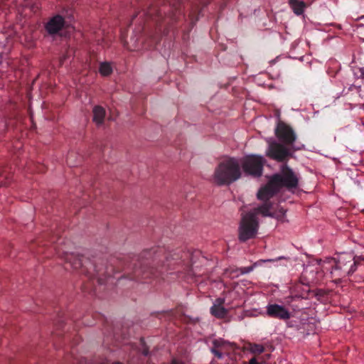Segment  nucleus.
I'll list each match as a JSON object with an SVG mask.
<instances>
[{"label":"nucleus","mask_w":364,"mask_h":364,"mask_svg":"<svg viewBox=\"0 0 364 364\" xmlns=\"http://www.w3.org/2000/svg\"><path fill=\"white\" fill-rule=\"evenodd\" d=\"M210 0H193L188 17L191 28L198 20L202 9L205 7ZM183 0H157L151 3L147 9L137 12L132 20L135 23L134 36L131 40L138 42L145 36L154 42L159 41L161 34L162 22L166 24L173 23L184 18Z\"/></svg>","instance_id":"obj_1"},{"label":"nucleus","mask_w":364,"mask_h":364,"mask_svg":"<svg viewBox=\"0 0 364 364\" xmlns=\"http://www.w3.org/2000/svg\"><path fill=\"white\" fill-rule=\"evenodd\" d=\"M200 252H182L180 250L173 253L165 255V249L161 247H153L143 251L139 255L132 258L130 262L124 267V276L132 280L139 281L151 277H158L164 270L170 268L171 259L181 260L186 268L188 274H194L192 267L200 257Z\"/></svg>","instance_id":"obj_2"},{"label":"nucleus","mask_w":364,"mask_h":364,"mask_svg":"<svg viewBox=\"0 0 364 364\" xmlns=\"http://www.w3.org/2000/svg\"><path fill=\"white\" fill-rule=\"evenodd\" d=\"M61 257L65 261L66 265H69L75 270H79L90 279L96 278L99 285L105 284L109 279V267H105L102 263L99 266L89 258L75 253L63 252Z\"/></svg>","instance_id":"obj_3"},{"label":"nucleus","mask_w":364,"mask_h":364,"mask_svg":"<svg viewBox=\"0 0 364 364\" xmlns=\"http://www.w3.org/2000/svg\"><path fill=\"white\" fill-rule=\"evenodd\" d=\"M275 135L282 143L269 141L267 155L277 161H285L290 155L289 147H292L296 139V135L293 129L283 122H279L275 129Z\"/></svg>","instance_id":"obj_4"},{"label":"nucleus","mask_w":364,"mask_h":364,"mask_svg":"<svg viewBox=\"0 0 364 364\" xmlns=\"http://www.w3.org/2000/svg\"><path fill=\"white\" fill-rule=\"evenodd\" d=\"M242 176L240 161L233 157H228L215 167L213 182L218 186H228L238 180Z\"/></svg>","instance_id":"obj_5"},{"label":"nucleus","mask_w":364,"mask_h":364,"mask_svg":"<svg viewBox=\"0 0 364 364\" xmlns=\"http://www.w3.org/2000/svg\"><path fill=\"white\" fill-rule=\"evenodd\" d=\"M331 262V274L341 277L353 274L357 268V262L351 255H341L337 259L331 258L329 263Z\"/></svg>","instance_id":"obj_6"},{"label":"nucleus","mask_w":364,"mask_h":364,"mask_svg":"<svg viewBox=\"0 0 364 364\" xmlns=\"http://www.w3.org/2000/svg\"><path fill=\"white\" fill-rule=\"evenodd\" d=\"M259 229V221L255 218L253 213H244L242 215L239 226L238 238L241 242H246L248 240L255 238Z\"/></svg>","instance_id":"obj_7"},{"label":"nucleus","mask_w":364,"mask_h":364,"mask_svg":"<svg viewBox=\"0 0 364 364\" xmlns=\"http://www.w3.org/2000/svg\"><path fill=\"white\" fill-rule=\"evenodd\" d=\"M271 178L272 183H274L279 190L283 187L291 190L297 188L299 185L296 174L286 164L282 166L279 173L274 174Z\"/></svg>","instance_id":"obj_8"},{"label":"nucleus","mask_w":364,"mask_h":364,"mask_svg":"<svg viewBox=\"0 0 364 364\" xmlns=\"http://www.w3.org/2000/svg\"><path fill=\"white\" fill-rule=\"evenodd\" d=\"M240 167L246 175L259 177L262 174L265 159L257 155H248L240 161Z\"/></svg>","instance_id":"obj_9"},{"label":"nucleus","mask_w":364,"mask_h":364,"mask_svg":"<svg viewBox=\"0 0 364 364\" xmlns=\"http://www.w3.org/2000/svg\"><path fill=\"white\" fill-rule=\"evenodd\" d=\"M266 315L269 318L282 321H287L291 316L288 309L277 304H268L266 306Z\"/></svg>","instance_id":"obj_10"},{"label":"nucleus","mask_w":364,"mask_h":364,"mask_svg":"<svg viewBox=\"0 0 364 364\" xmlns=\"http://www.w3.org/2000/svg\"><path fill=\"white\" fill-rule=\"evenodd\" d=\"M65 24V18L60 15H55L50 18L45 24V30L48 35L55 36L64 28Z\"/></svg>","instance_id":"obj_11"},{"label":"nucleus","mask_w":364,"mask_h":364,"mask_svg":"<svg viewBox=\"0 0 364 364\" xmlns=\"http://www.w3.org/2000/svg\"><path fill=\"white\" fill-rule=\"evenodd\" d=\"M279 191L278 188L274 183H272V178H270L268 183L259 190L257 195V198L263 201H269V199Z\"/></svg>","instance_id":"obj_12"},{"label":"nucleus","mask_w":364,"mask_h":364,"mask_svg":"<svg viewBox=\"0 0 364 364\" xmlns=\"http://www.w3.org/2000/svg\"><path fill=\"white\" fill-rule=\"evenodd\" d=\"M248 213H253L255 218H257L259 214L264 217H277L273 211V204L271 201H264L263 204L254 208Z\"/></svg>","instance_id":"obj_13"},{"label":"nucleus","mask_w":364,"mask_h":364,"mask_svg":"<svg viewBox=\"0 0 364 364\" xmlns=\"http://www.w3.org/2000/svg\"><path fill=\"white\" fill-rule=\"evenodd\" d=\"M224 303L225 299L218 298L210 308L211 314L218 318H225L228 314V311L223 306Z\"/></svg>","instance_id":"obj_14"},{"label":"nucleus","mask_w":364,"mask_h":364,"mask_svg":"<svg viewBox=\"0 0 364 364\" xmlns=\"http://www.w3.org/2000/svg\"><path fill=\"white\" fill-rule=\"evenodd\" d=\"M92 121L97 125L104 123L106 111L104 107L100 105H95L92 109Z\"/></svg>","instance_id":"obj_15"},{"label":"nucleus","mask_w":364,"mask_h":364,"mask_svg":"<svg viewBox=\"0 0 364 364\" xmlns=\"http://www.w3.org/2000/svg\"><path fill=\"white\" fill-rule=\"evenodd\" d=\"M289 4L294 13L297 16L303 14L307 6V4L301 0H289Z\"/></svg>","instance_id":"obj_16"},{"label":"nucleus","mask_w":364,"mask_h":364,"mask_svg":"<svg viewBox=\"0 0 364 364\" xmlns=\"http://www.w3.org/2000/svg\"><path fill=\"white\" fill-rule=\"evenodd\" d=\"M99 72L103 76H108L112 73V68L107 62L101 63L100 65Z\"/></svg>","instance_id":"obj_17"},{"label":"nucleus","mask_w":364,"mask_h":364,"mask_svg":"<svg viewBox=\"0 0 364 364\" xmlns=\"http://www.w3.org/2000/svg\"><path fill=\"white\" fill-rule=\"evenodd\" d=\"M171 266H172V265L173 266V265H175V264H177V265H178V266H181V267H182V268H183V271H184V273H185L186 276L188 278L193 279V277L196 276V268H197V266H195V267H194V265H195V264H193V265L192 266V267H193V269H194V272H195V273H194V274H188V272H187V270H186V266H185L182 262H181V260H178V261H173V260H171Z\"/></svg>","instance_id":"obj_18"},{"label":"nucleus","mask_w":364,"mask_h":364,"mask_svg":"<svg viewBox=\"0 0 364 364\" xmlns=\"http://www.w3.org/2000/svg\"><path fill=\"white\" fill-rule=\"evenodd\" d=\"M248 349L251 353L255 354H260L264 351V348L263 346L256 343H248Z\"/></svg>","instance_id":"obj_19"},{"label":"nucleus","mask_w":364,"mask_h":364,"mask_svg":"<svg viewBox=\"0 0 364 364\" xmlns=\"http://www.w3.org/2000/svg\"><path fill=\"white\" fill-rule=\"evenodd\" d=\"M213 346L215 348H226V346H231L232 348H233L235 346V344L234 343H230L229 342H227L224 340H222V339H216V340H214L213 342Z\"/></svg>","instance_id":"obj_20"},{"label":"nucleus","mask_w":364,"mask_h":364,"mask_svg":"<svg viewBox=\"0 0 364 364\" xmlns=\"http://www.w3.org/2000/svg\"><path fill=\"white\" fill-rule=\"evenodd\" d=\"M224 274L231 278L237 277L241 274H240V269L235 267H229L225 269Z\"/></svg>","instance_id":"obj_21"},{"label":"nucleus","mask_w":364,"mask_h":364,"mask_svg":"<svg viewBox=\"0 0 364 364\" xmlns=\"http://www.w3.org/2000/svg\"><path fill=\"white\" fill-rule=\"evenodd\" d=\"M276 213L277 217H273L274 218H277L278 220H281L284 218L285 215V210L283 208H281L278 212L274 211Z\"/></svg>","instance_id":"obj_22"},{"label":"nucleus","mask_w":364,"mask_h":364,"mask_svg":"<svg viewBox=\"0 0 364 364\" xmlns=\"http://www.w3.org/2000/svg\"><path fill=\"white\" fill-rule=\"evenodd\" d=\"M252 269H253L252 267H242V268H240V274H247V273H250V272H252Z\"/></svg>","instance_id":"obj_23"},{"label":"nucleus","mask_w":364,"mask_h":364,"mask_svg":"<svg viewBox=\"0 0 364 364\" xmlns=\"http://www.w3.org/2000/svg\"><path fill=\"white\" fill-rule=\"evenodd\" d=\"M211 352L218 358H221L223 357L222 353L216 350L215 348H213L211 349Z\"/></svg>","instance_id":"obj_24"},{"label":"nucleus","mask_w":364,"mask_h":364,"mask_svg":"<svg viewBox=\"0 0 364 364\" xmlns=\"http://www.w3.org/2000/svg\"><path fill=\"white\" fill-rule=\"evenodd\" d=\"M280 259H287V258L284 257H277V258H275V259H267V260H262V262H277V261L280 260Z\"/></svg>","instance_id":"obj_25"},{"label":"nucleus","mask_w":364,"mask_h":364,"mask_svg":"<svg viewBox=\"0 0 364 364\" xmlns=\"http://www.w3.org/2000/svg\"><path fill=\"white\" fill-rule=\"evenodd\" d=\"M249 364H259L257 359L255 358H252V359H250V360L249 361Z\"/></svg>","instance_id":"obj_26"},{"label":"nucleus","mask_w":364,"mask_h":364,"mask_svg":"<svg viewBox=\"0 0 364 364\" xmlns=\"http://www.w3.org/2000/svg\"><path fill=\"white\" fill-rule=\"evenodd\" d=\"M142 354L145 356L149 355V349L147 348H144L142 351Z\"/></svg>","instance_id":"obj_27"},{"label":"nucleus","mask_w":364,"mask_h":364,"mask_svg":"<svg viewBox=\"0 0 364 364\" xmlns=\"http://www.w3.org/2000/svg\"><path fill=\"white\" fill-rule=\"evenodd\" d=\"M171 364H183V363H181V362H179V361H178L176 360H172Z\"/></svg>","instance_id":"obj_28"},{"label":"nucleus","mask_w":364,"mask_h":364,"mask_svg":"<svg viewBox=\"0 0 364 364\" xmlns=\"http://www.w3.org/2000/svg\"><path fill=\"white\" fill-rule=\"evenodd\" d=\"M50 242H57V240H56L54 237H52L50 238Z\"/></svg>","instance_id":"obj_29"},{"label":"nucleus","mask_w":364,"mask_h":364,"mask_svg":"<svg viewBox=\"0 0 364 364\" xmlns=\"http://www.w3.org/2000/svg\"><path fill=\"white\" fill-rule=\"evenodd\" d=\"M139 7H143V6H144V2H141V3L139 4Z\"/></svg>","instance_id":"obj_30"},{"label":"nucleus","mask_w":364,"mask_h":364,"mask_svg":"<svg viewBox=\"0 0 364 364\" xmlns=\"http://www.w3.org/2000/svg\"><path fill=\"white\" fill-rule=\"evenodd\" d=\"M360 73H361V75H361L362 77H363V75H364V72H363V70H360Z\"/></svg>","instance_id":"obj_31"}]
</instances>
